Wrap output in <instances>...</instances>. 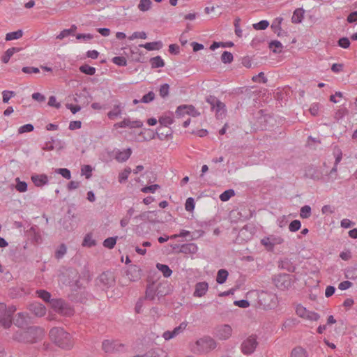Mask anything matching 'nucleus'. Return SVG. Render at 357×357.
<instances>
[{
    "label": "nucleus",
    "mask_w": 357,
    "mask_h": 357,
    "mask_svg": "<svg viewBox=\"0 0 357 357\" xmlns=\"http://www.w3.org/2000/svg\"><path fill=\"white\" fill-rule=\"evenodd\" d=\"M45 331L42 328L31 326L26 331H17L13 336L14 340L22 343H34L42 340Z\"/></svg>",
    "instance_id": "nucleus-1"
},
{
    "label": "nucleus",
    "mask_w": 357,
    "mask_h": 357,
    "mask_svg": "<svg viewBox=\"0 0 357 357\" xmlns=\"http://www.w3.org/2000/svg\"><path fill=\"white\" fill-rule=\"evenodd\" d=\"M49 335L51 340L61 349H70L73 347L72 336L62 328H52Z\"/></svg>",
    "instance_id": "nucleus-2"
},
{
    "label": "nucleus",
    "mask_w": 357,
    "mask_h": 357,
    "mask_svg": "<svg viewBox=\"0 0 357 357\" xmlns=\"http://www.w3.org/2000/svg\"><path fill=\"white\" fill-rule=\"evenodd\" d=\"M275 287L280 290L289 289L294 282L293 276L289 274L280 273L276 275L273 278Z\"/></svg>",
    "instance_id": "nucleus-3"
},
{
    "label": "nucleus",
    "mask_w": 357,
    "mask_h": 357,
    "mask_svg": "<svg viewBox=\"0 0 357 357\" xmlns=\"http://www.w3.org/2000/svg\"><path fill=\"white\" fill-rule=\"evenodd\" d=\"M96 285L102 289H108L115 284L114 273L111 271H105L96 279Z\"/></svg>",
    "instance_id": "nucleus-4"
},
{
    "label": "nucleus",
    "mask_w": 357,
    "mask_h": 357,
    "mask_svg": "<svg viewBox=\"0 0 357 357\" xmlns=\"http://www.w3.org/2000/svg\"><path fill=\"white\" fill-rule=\"evenodd\" d=\"M258 345L257 336L251 335L247 337L241 344V352L245 355H250L255 351Z\"/></svg>",
    "instance_id": "nucleus-5"
},
{
    "label": "nucleus",
    "mask_w": 357,
    "mask_h": 357,
    "mask_svg": "<svg viewBox=\"0 0 357 357\" xmlns=\"http://www.w3.org/2000/svg\"><path fill=\"white\" fill-rule=\"evenodd\" d=\"M258 299L259 304L264 309H271L276 305L277 298L275 295L267 291H261L259 294Z\"/></svg>",
    "instance_id": "nucleus-6"
},
{
    "label": "nucleus",
    "mask_w": 357,
    "mask_h": 357,
    "mask_svg": "<svg viewBox=\"0 0 357 357\" xmlns=\"http://www.w3.org/2000/svg\"><path fill=\"white\" fill-rule=\"evenodd\" d=\"M197 350L199 353H206L214 349L217 344L215 341L211 337H204L198 340L196 342Z\"/></svg>",
    "instance_id": "nucleus-7"
},
{
    "label": "nucleus",
    "mask_w": 357,
    "mask_h": 357,
    "mask_svg": "<svg viewBox=\"0 0 357 357\" xmlns=\"http://www.w3.org/2000/svg\"><path fill=\"white\" fill-rule=\"evenodd\" d=\"M102 347L105 352L114 353L122 351L124 346L117 341L105 340Z\"/></svg>",
    "instance_id": "nucleus-8"
},
{
    "label": "nucleus",
    "mask_w": 357,
    "mask_h": 357,
    "mask_svg": "<svg viewBox=\"0 0 357 357\" xmlns=\"http://www.w3.org/2000/svg\"><path fill=\"white\" fill-rule=\"evenodd\" d=\"M16 311V307L14 305L10 306L8 309L6 307L5 316L0 318V324L4 328H9L12 325V316Z\"/></svg>",
    "instance_id": "nucleus-9"
},
{
    "label": "nucleus",
    "mask_w": 357,
    "mask_h": 357,
    "mask_svg": "<svg viewBox=\"0 0 357 357\" xmlns=\"http://www.w3.org/2000/svg\"><path fill=\"white\" fill-rule=\"evenodd\" d=\"M296 314L301 317L312 321H317L320 317V316L317 313L308 311L306 310L305 307L301 305L297 306Z\"/></svg>",
    "instance_id": "nucleus-10"
},
{
    "label": "nucleus",
    "mask_w": 357,
    "mask_h": 357,
    "mask_svg": "<svg viewBox=\"0 0 357 357\" xmlns=\"http://www.w3.org/2000/svg\"><path fill=\"white\" fill-rule=\"evenodd\" d=\"M232 333V328L229 325L225 324L220 326L217 331V336L220 340L229 339Z\"/></svg>",
    "instance_id": "nucleus-11"
},
{
    "label": "nucleus",
    "mask_w": 357,
    "mask_h": 357,
    "mask_svg": "<svg viewBox=\"0 0 357 357\" xmlns=\"http://www.w3.org/2000/svg\"><path fill=\"white\" fill-rule=\"evenodd\" d=\"M208 284L206 282H199L195 284L193 296L195 297H202L207 292Z\"/></svg>",
    "instance_id": "nucleus-12"
},
{
    "label": "nucleus",
    "mask_w": 357,
    "mask_h": 357,
    "mask_svg": "<svg viewBox=\"0 0 357 357\" xmlns=\"http://www.w3.org/2000/svg\"><path fill=\"white\" fill-rule=\"evenodd\" d=\"M186 327V324L184 323H181L178 326L176 327L173 331H165L162 337L165 340H169L176 335H178L180 333H181Z\"/></svg>",
    "instance_id": "nucleus-13"
},
{
    "label": "nucleus",
    "mask_w": 357,
    "mask_h": 357,
    "mask_svg": "<svg viewBox=\"0 0 357 357\" xmlns=\"http://www.w3.org/2000/svg\"><path fill=\"white\" fill-rule=\"evenodd\" d=\"M30 311L37 317H43L46 313L45 307L39 303H32L29 305Z\"/></svg>",
    "instance_id": "nucleus-14"
},
{
    "label": "nucleus",
    "mask_w": 357,
    "mask_h": 357,
    "mask_svg": "<svg viewBox=\"0 0 357 357\" xmlns=\"http://www.w3.org/2000/svg\"><path fill=\"white\" fill-rule=\"evenodd\" d=\"M198 250L197 245L194 243L183 244L180 246L178 252L183 254H195Z\"/></svg>",
    "instance_id": "nucleus-15"
},
{
    "label": "nucleus",
    "mask_w": 357,
    "mask_h": 357,
    "mask_svg": "<svg viewBox=\"0 0 357 357\" xmlns=\"http://www.w3.org/2000/svg\"><path fill=\"white\" fill-rule=\"evenodd\" d=\"M215 105L212 108V110L215 112L218 118H222L225 116L227 110L225 104L220 100H215Z\"/></svg>",
    "instance_id": "nucleus-16"
},
{
    "label": "nucleus",
    "mask_w": 357,
    "mask_h": 357,
    "mask_svg": "<svg viewBox=\"0 0 357 357\" xmlns=\"http://www.w3.org/2000/svg\"><path fill=\"white\" fill-rule=\"evenodd\" d=\"M278 267L289 272H294L296 267L288 258H284L278 261Z\"/></svg>",
    "instance_id": "nucleus-17"
},
{
    "label": "nucleus",
    "mask_w": 357,
    "mask_h": 357,
    "mask_svg": "<svg viewBox=\"0 0 357 357\" xmlns=\"http://www.w3.org/2000/svg\"><path fill=\"white\" fill-rule=\"evenodd\" d=\"M131 153H132V151H131L130 148H128L123 151H119L116 153V156H115L116 160L118 162H125L130 158Z\"/></svg>",
    "instance_id": "nucleus-18"
},
{
    "label": "nucleus",
    "mask_w": 357,
    "mask_h": 357,
    "mask_svg": "<svg viewBox=\"0 0 357 357\" xmlns=\"http://www.w3.org/2000/svg\"><path fill=\"white\" fill-rule=\"evenodd\" d=\"M158 121L160 124L162 126L167 127L174 123V116L173 114L169 112L168 114H165L160 116Z\"/></svg>",
    "instance_id": "nucleus-19"
},
{
    "label": "nucleus",
    "mask_w": 357,
    "mask_h": 357,
    "mask_svg": "<svg viewBox=\"0 0 357 357\" xmlns=\"http://www.w3.org/2000/svg\"><path fill=\"white\" fill-rule=\"evenodd\" d=\"M20 51V48L13 47L10 48H8L4 54L1 56V61L3 63H8L9 60L10 59L11 56L16 52H18Z\"/></svg>",
    "instance_id": "nucleus-20"
},
{
    "label": "nucleus",
    "mask_w": 357,
    "mask_h": 357,
    "mask_svg": "<svg viewBox=\"0 0 357 357\" xmlns=\"http://www.w3.org/2000/svg\"><path fill=\"white\" fill-rule=\"evenodd\" d=\"M139 46L145 48L148 51L159 50L162 47V43L161 41H153Z\"/></svg>",
    "instance_id": "nucleus-21"
},
{
    "label": "nucleus",
    "mask_w": 357,
    "mask_h": 357,
    "mask_svg": "<svg viewBox=\"0 0 357 357\" xmlns=\"http://www.w3.org/2000/svg\"><path fill=\"white\" fill-rule=\"evenodd\" d=\"M149 63L153 69L162 68L165 65L163 59L160 56L151 57L149 59Z\"/></svg>",
    "instance_id": "nucleus-22"
},
{
    "label": "nucleus",
    "mask_w": 357,
    "mask_h": 357,
    "mask_svg": "<svg viewBox=\"0 0 357 357\" xmlns=\"http://www.w3.org/2000/svg\"><path fill=\"white\" fill-rule=\"evenodd\" d=\"M304 15V10L301 8H296L294 13L293 15L291 17V22L294 24H299L303 21Z\"/></svg>",
    "instance_id": "nucleus-23"
},
{
    "label": "nucleus",
    "mask_w": 357,
    "mask_h": 357,
    "mask_svg": "<svg viewBox=\"0 0 357 357\" xmlns=\"http://www.w3.org/2000/svg\"><path fill=\"white\" fill-rule=\"evenodd\" d=\"M49 303L56 312H63L64 302L62 299H51Z\"/></svg>",
    "instance_id": "nucleus-24"
},
{
    "label": "nucleus",
    "mask_w": 357,
    "mask_h": 357,
    "mask_svg": "<svg viewBox=\"0 0 357 357\" xmlns=\"http://www.w3.org/2000/svg\"><path fill=\"white\" fill-rule=\"evenodd\" d=\"M155 136L154 132L151 129H146L144 132H141L140 134L138 135L137 137H135V139L142 140V139L144 140H150L153 139Z\"/></svg>",
    "instance_id": "nucleus-25"
},
{
    "label": "nucleus",
    "mask_w": 357,
    "mask_h": 357,
    "mask_svg": "<svg viewBox=\"0 0 357 357\" xmlns=\"http://www.w3.org/2000/svg\"><path fill=\"white\" fill-rule=\"evenodd\" d=\"M79 70L85 75H94L96 72V68L89 66L88 64H83L79 66Z\"/></svg>",
    "instance_id": "nucleus-26"
},
{
    "label": "nucleus",
    "mask_w": 357,
    "mask_h": 357,
    "mask_svg": "<svg viewBox=\"0 0 357 357\" xmlns=\"http://www.w3.org/2000/svg\"><path fill=\"white\" fill-rule=\"evenodd\" d=\"M23 36V31L22 29H18L15 31L8 32L6 35V40L7 41H10L13 40L20 39Z\"/></svg>",
    "instance_id": "nucleus-27"
},
{
    "label": "nucleus",
    "mask_w": 357,
    "mask_h": 357,
    "mask_svg": "<svg viewBox=\"0 0 357 357\" xmlns=\"http://www.w3.org/2000/svg\"><path fill=\"white\" fill-rule=\"evenodd\" d=\"M82 245L84 247L89 248L95 246L96 245V240L93 239L91 233H89L85 235Z\"/></svg>",
    "instance_id": "nucleus-28"
},
{
    "label": "nucleus",
    "mask_w": 357,
    "mask_h": 357,
    "mask_svg": "<svg viewBox=\"0 0 357 357\" xmlns=\"http://www.w3.org/2000/svg\"><path fill=\"white\" fill-rule=\"evenodd\" d=\"M121 114H122V111H121L120 105H115L114 107V108L107 113V117L109 119L113 120V119L120 116L121 115Z\"/></svg>",
    "instance_id": "nucleus-29"
},
{
    "label": "nucleus",
    "mask_w": 357,
    "mask_h": 357,
    "mask_svg": "<svg viewBox=\"0 0 357 357\" xmlns=\"http://www.w3.org/2000/svg\"><path fill=\"white\" fill-rule=\"evenodd\" d=\"M143 357H167V354L160 349H153Z\"/></svg>",
    "instance_id": "nucleus-30"
},
{
    "label": "nucleus",
    "mask_w": 357,
    "mask_h": 357,
    "mask_svg": "<svg viewBox=\"0 0 357 357\" xmlns=\"http://www.w3.org/2000/svg\"><path fill=\"white\" fill-rule=\"evenodd\" d=\"M156 268L162 273L163 276L165 278L170 277L172 273V271L169 268V267L167 265L158 263L156 264Z\"/></svg>",
    "instance_id": "nucleus-31"
},
{
    "label": "nucleus",
    "mask_w": 357,
    "mask_h": 357,
    "mask_svg": "<svg viewBox=\"0 0 357 357\" xmlns=\"http://www.w3.org/2000/svg\"><path fill=\"white\" fill-rule=\"evenodd\" d=\"M229 273L225 269H220L218 271L216 282L218 284H223L228 277Z\"/></svg>",
    "instance_id": "nucleus-32"
},
{
    "label": "nucleus",
    "mask_w": 357,
    "mask_h": 357,
    "mask_svg": "<svg viewBox=\"0 0 357 357\" xmlns=\"http://www.w3.org/2000/svg\"><path fill=\"white\" fill-rule=\"evenodd\" d=\"M54 174H59L63 178H71V172L70 169L67 168H56L53 171Z\"/></svg>",
    "instance_id": "nucleus-33"
},
{
    "label": "nucleus",
    "mask_w": 357,
    "mask_h": 357,
    "mask_svg": "<svg viewBox=\"0 0 357 357\" xmlns=\"http://www.w3.org/2000/svg\"><path fill=\"white\" fill-rule=\"evenodd\" d=\"M291 357H307L306 351L301 347L294 348L291 351Z\"/></svg>",
    "instance_id": "nucleus-34"
},
{
    "label": "nucleus",
    "mask_w": 357,
    "mask_h": 357,
    "mask_svg": "<svg viewBox=\"0 0 357 357\" xmlns=\"http://www.w3.org/2000/svg\"><path fill=\"white\" fill-rule=\"evenodd\" d=\"M160 96L162 98H166L169 94V85L167 83H164L160 86L159 88Z\"/></svg>",
    "instance_id": "nucleus-35"
},
{
    "label": "nucleus",
    "mask_w": 357,
    "mask_h": 357,
    "mask_svg": "<svg viewBox=\"0 0 357 357\" xmlns=\"http://www.w3.org/2000/svg\"><path fill=\"white\" fill-rule=\"evenodd\" d=\"M93 167L89 165H83L81 167V175L84 176L86 178H90L92 176Z\"/></svg>",
    "instance_id": "nucleus-36"
},
{
    "label": "nucleus",
    "mask_w": 357,
    "mask_h": 357,
    "mask_svg": "<svg viewBox=\"0 0 357 357\" xmlns=\"http://www.w3.org/2000/svg\"><path fill=\"white\" fill-rule=\"evenodd\" d=\"M36 294L39 298L43 299L45 302L50 303L51 301V294L46 290L40 289L36 291Z\"/></svg>",
    "instance_id": "nucleus-37"
},
{
    "label": "nucleus",
    "mask_w": 357,
    "mask_h": 357,
    "mask_svg": "<svg viewBox=\"0 0 357 357\" xmlns=\"http://www.w3.org/2000/svg\"><path fill=\"white\" fill-rule=\"evenodd\" d=\"M151 5L152 1L151 0H140L138 8L142 12H146L151 8Z\"/></svg>",
    "instance_id": "nucleus-38"
},
{
    "label": "nucleus",
    "mask_w": 357,
    "mask_h": 357,
    "mask_svg": "<svg viewBox=\"0 0 357 357\" xmlns=\"http://www.w3.org/2000/svg\"><path fill=\"white\" fill-rule=\"evenodd\" d=\"M234 56L228 51H224L221 56V61L223 63L229 64L233 61Z\"/></svg>",
    "instance_id": "nucleus-39"
},
{
    "label": "nucleus",
    "mask_w": 357,
    "mask_h": 357,
    "mask_svg": "<svg viewBox=\"0 0 357 357\" xmlns=\"http://www.w3.org/2000/svg\"><path fill=\"white\" fill-rule=\"evenodd\" d=\"M337 45L341 48L348 49L351 45V42L349 38L344 36L339 38L337 42Z\"/></svg>",
    "instance_id": "nucleus-40"
},
{
    "label": "nucleus",
    "mask_w": 357,
    "mask_h": 357,
    "mask_svg": "<svg viewBox=\"0 0 357 357\" xmlns=\"http://www.w3.org/2000/svg\"><path fill=\"white\" fill-rule=\"evenodd\" d=\"M270 23L266 20H262L259 22L253 24L252 26L255 30H265L269 26Z\"/></svg>",
    "instance_id": "nucleus-41"
},
{
    "label": "nucleus",
    "mask_w": 357,
    "mask_h": 357,
    "mask_svg": "<svg viewBox=\"0 0 357 357\" xmlns=\"http://www.w3.org/2000/svg\"><path fill=\"white\" fill-rule=\"evenodd\" d=\"M133 125H134V121H131L128 119H124L123 121L115 123L114 127L116 128H126V127L134 128Z\"/></svg>",
    "instance_id": "nucleus-42"
},
{
    "label": "nucleus",
    "mask_w": 357,
    "mask_h": 357,
    "mask_svg": "<svg viewBox=\"0 0 357 357\" xmlns=\"http://www.w3.org/2000/svg\"><path fill=\"white\" fill-rule=\"evenodd\" d=\"M155 296V290L153 285L146 287L144 299L153 300Z\"/></svg>",
    "instance_id": "nucleus-43"
},
{
    "label": "nucleus",
    "mask_w": 357,
    "mask_h": 357,
    "mask_svg": "<svg viewBox=\"0 0 357 357\" xmlns=\"http://www.w3.org/2000/svg\"><path fill=\"white\" fill-rule=\"evenodd\" d=\"M185 107H186L185 113L187 115H189V116H191L193 117H197L200 115V113L197 110V109L195 108V106H193L192 105H185Z\"/></svg>",
    "instance_id": "nucleus-44"
},
{
    "label": "nucleus",
    "mask_w": 357,
    "mask_h": 357,
    "mask_svg": "<svg viewBox=\"0 0 357 357\" xmlns=\"http://www.w3.org/2000/svg\"><path fill=\"white\" fill-rule=\"evenodd\" d=\"M24 293L22 288L13 287L9 289V295L11 298H15L18 296H21Z\"/></svg>",
    "instance_id": "nucleus-45"
},
{
    "label": "nucleus",
    "mask_w": 357,
    "mask_h": 357,
    "mask_svg": "<svg viewBox=\"0 0 357 357\" xmlns=\"http://www.w3.org/2000/svg\"><path fill=\"white\" fill-rule=\"evenodd\" d=\"M283 22V18L282 17H278L273 20L271 24V29L273 31H278L280 30L282 26V23Z\"/></svg>",
    "instance_id": "nucleus-46"
},
{
    "label": "nucleus",
    "mask_w": 357,
    "mask_h": 357,
    "mask_svg": "<svg viewBox=\"0 0 357 357\" xmlns=\"http://www.w3.org/2000/svg\"><path fill=\"white\" fill-rule=\"evenodd\" d=\"M66 246L65 244H61L55 252V257L57 259L62 258L66 253Z\"/></svg>",
    "instance_id": "nucleus-47"
},
{
    "label": "nucleus",
    "mask_w": 357,
    "mask_h": 357,
    "mask_svg": "<svg viewBox=\"0 0 357 357\" xmlns=\"http://www.w3.org/2000/svg\"><path fill=\"white\" fill-rule=\"evenodd\" d=\"M112 61L118 66H126L127 65V61L123 56H114Z\"/></svg>",
    "instance_id": "nucleus-48"
},
{
    "label": "nucleus",
    "mask_w": 357,
    "mask_h": 357,
    "mask_svg": "<svg viewBox=\"0 0 357 357\" xmlns=\"http://www.w3.org/2000/svg\"><path fill=\"white\" fill-rule=\"evenodd\" d=\"M235 195L234 190L232 189H229L227 190H225L224 192H222L220 195V199L222 202H227L228 201L232 196Z\"/></svg>",
    "instance_id": "nucleus-49"
},
{
    "label": "nucleus",
    "mask_w": 357,
    "mask_h": 357,
    "mask_svg": "<svg viewBox=\"0 0 357 357\" xmlns=\"http://www.w3.org/2000/svg\"><path fill=\"white\" fill-rule=\"evenodd\" d=\"M116 239H117V237H109V238H106L104 241H103V246L107 248H109V249H112L114 247L116 243Z\"/></svg>",
    "instance_id": "nucleus-50"
},
{
    "label": "nucleus",
    "mask_w": 357,
    "mask_h": 357,
    "mask_svg": "<svg viewBox=\"0 0 357 357\" xmlns=\"http://www.w3.org/2000/svg\"><path fill=\"white\" fill-rule=\"evenodd\" d=\"M15 96L13 91L4 90L2 92V100L3 103H8L11 98Z\"/></svg>",
    "instance_id": "nucleus-51"
},
{
    "label": "nucleus",
    "mask_w": 357,
    "mask_h": 357,
    "mask_svg": "<svg viewBox=\"0 0 357 357\" xmlns=\"http://www.w3.org/2000/svg\"><path fill=\"white\" fill-rule=\"evenodd\" d=\"M34 130V126L31 123H26L22 126H20L18 128V133L19 134H23L25 132H32Z\"/></svg>",
    "instance_id": "nucleus-52"
},
{
    "label": "nucleus",
    "mask_w": 357,
    "mask_h": 357,
    "mask_svg": "<svg viewBox=\"0 0 357 357\" xmlns=\"http://www.w3.org/2000/svg\"><path fill=\"white\" fill-rule=\"evenodd\" d=\"M311 215V208L308 205H305L301 208L300 216L302 218H308Z\"/></svg>",
    "instance_id": "nucleus-53"
},
{
    "label": "nucleus",
    "mask_w": 357,
    "mask_h": 357,
    "mask_svg": "<svg viewBox=\"0 0 357 357\" xmlns=\"http://www.w3.org/2000/svg\"><path fill=\"white\" fill-rule=\"evenodd\" d=\"M155 98V93L153 91H149L147 93L143 96L140 100L141 102L149 103L153 101Z\"/></svg>",
    "instance_id": "nucleus-54"
},
{
    "label": "nucleus",
    "mask_w": 357,
    "mask_h": 357,
    "mask_svg": "<svg viewBox=\"0 0 357 357\" xmlns=\"http://www.w3.org/2000/svg\"><path fill=\"white\" fill-rule=\"evenodd\" d=\"M22 71L26 74H37L40 73V69L38 67L24 66L22 68Z\"/></svg>",
    "instance_id": "nucleus-55"
},
{
    "label": "nucleus",
    "mask_w": 357,
    "mask_h": 357,
    "mask_svg": "<svg viewBox=\"0 0 357 357\" xmlns=\"http://www.w3.org/2000/svg\"><path fill=\"white\" fill-rule=\"evenodd\" d=\"M15 325L20 328H22L26 324L25 317L24 316L19 313L17 317L14 321Z\"/></svg>",
    "instance_id": "nucleus-56"
},
{
    "label": "nucleus",
    "mask_w": 357,
    "mask_h": 357,
    "mask_svg": "<svg viewBox=\"0 0 357 357\" xmlns=\"http://www.w3.org/2000/svg\"><path fill=\"white\" fill-rule=\"evenodd\" d=\"M269 239L271 240V243H270L273 248L275 245H280L284 242V239L281 236H278L271 235L269 236Z\"/></svg>",
    "instance_id": "nucleus-57"
},
{
    "label": "nucleus",
    "mask_w": 357,
    "mask_h": 357,
    "mask_svg": "<svg viewBox=\"0 0 357 357\" xmlns=\"http://www.w3.org/2000/svg\"><path fill=\"white\" fill-rule=\"evenodd\" d=\"M301 227V223L300 220H293L289 224V229L291 232H295V231H298V229H300Z\"/></svg>",
    "instance_id": "nucleus-58"
},
{
    "label": "nucleus",
    "mask_w": 357,
    "mask_h": 357,
    "mask_svg": "<svg viewBox=\"0 0 357 357\" xmlns=\"http://www.w3.org/2000/svg\"><path fill=\"white\" fill-rule=\"evenodd\" d=\"M77 40H83L84 42H87L91 39L93 38V35L91 33H78L76 35Z\"/></svg>",
    "instance_id": "nucleus-59"
},
{
    "label": "nucleus",
    "mask_w": 357,
    "mask_h": 357,
    "mask_svg": "<svg viewBox=\"0 0 357 357\" xmlns=\"http://www.w3.org/2000/svg\"><path fill=\"white\" fill-rule=\"evenodd\" d=\"M185 208L187 211L191 212L195 208V200L192 197L187 199L185 204Z\"/></svg>",
    "instance_id": "nucleus-60"
},
{
    "label": "nucleus",
    "mask_w": 357,
    "mask_h": 357,
    "mask_svg": "<svg viewBox=\"0 0 357 357\" xmlns=\"http://www.w3.org/2000/svg\"><path fill=\"white\" fill-rule=\"evenodd\" d=\"M252 80L255 82H261L264 84L266 83L268 81L263 72H260L258 75L254 76Z\"/></svg>",
    "instance_id": "nucleus-61"
},
{
    "label": "nucleus",
    "mask_w": 357,
    "mask_h": 357,
    "mask_svg": "<svg viewBox=\"0 0 357 357\" xmlns=\"http://www.w3.org/2000/svg\"><path fill=\"white\" fill-rule=\"evenodd\" d=\"M346 278L349 279L357 278V268H349L346 271Z\"/></svg>",
    "instance_id": "nucleus-62"
},
{
    "label": "nucleus",
    "mask_w": 357,
    "mask_h": 357,
    "mask_svg": "<svg viewBox=\"0 0 357 357\" xmlns=\"http://www.w3.org/2000/svg\"><path fill=\"white\" fill-rule=\"evenodd\" d=\"M73 36L72 31L69 29H65L62 30L56 37V39L62 40L66 37Z\"/></svg>",
    "instance_id": "nucleus-63"
},
{
    "label": "nucleus",
    "mask_w": 357,
    "mask_h": 357,
    "mask_svg": "<svg viewBox=\"0 0 357 357\" xmlns=\"http://www.w3.org/2000/svg\"><path fill=\"white\" fill-rule=\"evenodd\" d=\"M47 104L50 107H55L56 109H59L61 107V103L57 102L56 98L54 96H51L49 98Z\"/></svg>",
    "instance_id": "nucleus-64"
}]
</instances>
